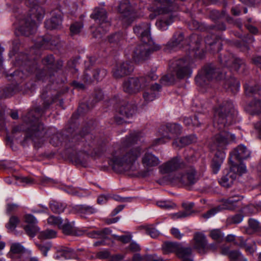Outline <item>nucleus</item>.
<instances>
[{"label": "nucleus", "instance_id": "obj_60", "mask_svg": "<svg viewBox=\"0 0 261 261\" xmlns=\"http://www.w3.org/2000/svg\"><path fill=\"white\" fill-rule=\"evenodd\" d=\"M14 91V89L11 87H7L3 92L0 91V99L3 97L11 96Z\"/></svg>", "mask_w": 261, "mask_h": 261}, {"label": "nucleus", "instance_id": "obj_20", "mask_svg": "<svg viewBox=\"0 0 261 261\" xmlns=\"http://www.w3.org/2000/svg\"><path fill=\"white\" fill-rule=\"evenodd\" d=\"M134 70L132 62L126 61L117 64L113 69V75L116 79H119L129 74Z\"/></svg>", "mask_w": 261, "mask_h": 261}, {"label": "nucleus", "instance_id": "obj_30", "mask_svg": "<svg viewBox=\"0 0 261 261\" xmlns=\"http://www.w3.org/2000/svg\"><path fill=\"white\" fill-rule=\"evenodd\" d=\"M236 178L237 174L230 169L229 170H227L224 172L219 183L223 187L228 188L232 185Z\"/></svg>", "mask_w": 261, "mask_h": 261}, {"label": "nucleus", "instance_id": "obj_49", "mask_svg": "<svg viewBox=\"0 0 261 261\" xmlns=\"http://www.w3.org/2000/svg\"><path fill=\"white\" fill-rule=\"evenodd\" d=\"M244 216L241 214H237L234 216L229 217L227 221L229 224H238L242 222Z\"/></svg>", "mask_w": 261, "mask_h": 261}, {"label": "nucleus", "instance_id": "obj_12", "mask_svg": "<svg viewBox=\"0 0 261 261\" xmlns=\"http://www.w3.org/2000/svg\"><path fill=\"white\" fill-rule=\"evenodd\" d=\"M160 48V46L153 41H142L134 48L133 58L135 62H142L147 60L153 51Z\"/></svg>", "mask_w": 261, "mask_h": 261}, {"label": "nucleus", "instance_id": "obj_25", "mask_svg": "<svg viewBox=\"0 0 261 261\" xmlns=\"http://www.w3.org/2000/svg\"><path fill=\"white\" fill-rule=\"evenodd\" d=\"M162 88V86L158 83L152 84L146 89L143 90V98L144 101L148 103L154 100L157 95V93Z\"/></svg>", "mask_w": 261, "mask_h": 261}, {"label": "nucleus", "instance_id": "obj_34", "mask_svg": "<svg viewBox=\"0 0 261 261\" xmlns=\"http://www.w3.org/2000/svg\"><path fill=\"white\" fill-rule=\"evenodd\" d=\"M245 91L246 95L248 96L257 93L260 89V86L259 84H256L253 81H250L245 84Z\"/></svg>", "mask_w": 261, "mask_h": 261}, {"label": "nucleus", "instance_id": "obj_10", "mask_svg": "<svg viewBox=\"0 0 261 261\" xmlns=\"http://www.w3.org/2000/svg\"><path fill=\"white\" fill-rule=\"evenodd\" d=\"M192 61L188 57L174 59L170 61L169 71L179 79L188 77L192 72Z\"/></svg>", "mask_w": 261, "mask_h": 261}, {"label": "nucleus", "instance_id": "obj_11", "mask_svg": "<svg viewBox=\"0 0 261 261\" xmlns=\"http://www.w3.org/2000/svg\"><path fill=\"white\" fill-rule=\"evenodd\" d=\"M91 17L98 23V27L95 31H92L93 37L101 38V35L106 33L111 26L106 9L101 7L95 8L91 14Z\"/></svg>", "mask_w": 261, "mask_h": 261}, {"label": "nucleus", "instance_id": "obj_63", "mask_svg": "<svg viewBox=\"0 0 261 261\" xmlns=\"http://www.w3.org/2000/svg\"><path fill=\"white\" fill-rule=\"evenodd\" d=\"M25 222L28 225H36L38 221L36 218L31 214H27L24 217Z\"/></svg>", "mask_w": 261, "mask_h": 261}, {"label": "nucleus", "instance_id": "obj_64", "mask_svg": "<svg viewBox=\"0 0 261 261\" xmlns=\"http://www.w3.org/2000/svg\"><path fill=\"white\" fill-rule=\"evenodd\" d=\"M146 232L153 238H155L159 235V231L152 226H148L146 227Z\"/></svg>", "mask_w": 261, "mask_h": 261}, {"label": "nucleus", "instance_id": "obj_39", "mask_svg": "<svg viewBox=\"0 0 261 261\" xmlns=\"http://www.w3.org/2000/svg\"><path fill=\"white\" fill-rule=\"evenodd\" d=\"M51 211L55 213L60 214L64 212L66 207L65 203L56 200H51L49 203Z\"/></svg>", "mask_w": 261, "mask_h": 261}, {"label": "nucleus", "instance_id": "obj_35", "mask_svg": "<svg viewBox=\"0 0 261 261\" xmlns=\"http://www.w3.org/2000/svg\"><path fill=\"white\" fill-rule=\"evenodd\" d=\"M194 248L198 250H203L206 246V239L204 235L200 232H197L194 235Z\"/></svg>", "mask_w": 261, "mask_h": 261}, {"label": "nucleus", "instance_id": "obj_41", "mask_svg": "<svg viewBox=\"0 0 261 261\" xmlns=\"http://www.w3.org/2000/svg\"><path fill=\"white\" fill-rule=\"evenodd\" d=\"M62 229L64 234L66 235H73L74 234V227L73 223H70L67 219H66L64 223L61 224V227L60 228Z\"/></svg>", "mask_w": 261, "mask_h": 261}, {"label": "nucleus", "instance_id": "obj_62", "mask_svg": "<svg viewBox=\"0 0 261 261\" xmlns=\"http://www.w3.org/2000/svg\"><path fill=\"white\" fill-rule=\"evenodd\" d=\"M83 27V25L80 23H74L70 27V31L72 35L79 34Z\"/></svg>", "mask_w": 261, "mask_h": 261}, {"label": "nucleus", "instance_id": "obj_8", "mask_svg": "<svg viewBox=\"0 0 261 261\" xmlns=\"http://www.w3.org/2000/svg\"><path fill=\"white\" fill-rule=\"evenodd\" d=\"M184 172H177L170 174L167 180L173 185L191 186L196 184L200 178V174L192 165L185 163Z\"/></svg>", "mask_w": 261, "mask_h": 261}, {"label": "nucleus", "instance_id": "obj_9", "mask_svg": "<svg viewBox=\"0 0 261 261\" xmlns=\"http://www.w3.org/2000/svg\"><path fill=\"white\" fill-rule=\"evenodd\" d=\"M54 62L55 59L53 56L50 55L42 60V63L45 66L42 70L38 69L37 63L35 61H34L31 64L29 62L27 63V66L29 67L26 69L28 70L29 72H36L37 78L38 80H43L51 77L53 70L55 71L62 66V62H58L56 65L54 64Z\"/></svg>", "mask_w": 261, "mask_h": 261}, {"label": "nucleus", "instance_id": "obj_58", "mask_svg": "<svg viewBox=\"0 0 261 261\" xmlns=\"http://www.w3.org/2000/svg\"><path fill=\"white\" fill-rule=\"evenodd\" d=\"M60 255L65 259L70 258L73 254V250L71 249L64 248L62 249L59 252Z\"/></svg>", "mask_w": 261, "mask_h": 261}, {"label": "nucleus", "instance_id": "obj_4", "mask_svg": "<svg viewBox=\"0 0 261 261\" xmlns=\"http://www.w3.org/2000/svg\"><path fill=\"white\" fill-rule=\"evenodd\" d=\"M46 0H25V4L30 7V16L23 15L19 17V26L18 30L21 35L29 36L34 33L37 25L33 18H36L38 21L43 19L45 11L44 9L37 4L38 3H44Z\"/></svg>", "mask_w": 261, "mask_h": 261}, {"label": "nucleus", "instance_id": "obj_57", "mask_svg": "<svg viewBox=\"0 0 261 261\" xmlns=\"http://www.w3.org/2000/svg\"><path fill=\"white\" fill-rule=\"evenodd\" d=\"M10 76L13 78V80L15 81L19 82L24 77V73L22 71L16 70L11 73Z\"/></svg>", "mask_w": 261, "mask_h": 261}, {"label": "nucleus", "instance_id": "obj_32", "mask_svg": "<svg viewBox=\"0 0 261 261\" xmlns=\"http://www.w3.org/2000/svg\"><path fill=\"white\" fill-rule=\"evenodd\" d=\"M197 138L195 135H191L175 140L173 145L175 147H182L196 141Z\"/></svg>", "mask_w": 261, "mask_h": 261}, {"label": "nucleus", "instance_id": "obj_15", "mask_svg": "<svg viewBox=\"0 0 261 261\" xmlns=\"http://www.w3.org/2000/svg\"><path fill=\"white\" fill-rule=\"evenodd\" d=\"M219 60L222 65L230 67L236 71L241 68L244 69L246 66L245 61L242 59L234 57L230 53L221 55Z\"/></svg>", "mask_w": 261, "mask_h": 261}, {"label": "nucleus", "instance_id": "obj_26", "mask_svg": "<svg viewBox=\"0 0 261 261\" xmlns=\"http://www.w3.org/2000/svg\"><path fill=\"white\" fill-rule=\"evenodd\" d=\"M62 22V17L61 13L53 12L51 18L45 20V27L49 30L58 29L60 28Z\"/></svg>", "mask_w": 261, "mask_h": 261}, {"label": "nucleus", "instance_id": "obj_6", "mask_svg": "<svg viewBox=\"0 0 261 261\" xmlns=\"http://www.w3.org/2000/svg\"><path fill=\"white\" fill-rule=\"evenodd\" d=\"M176 8V5L172 0H154V4L151 7L152 13L149 15V18L153 19L159 15H167V18L158 20L155 23L160 30L165 31L173 22L171 13Z\"/></svg>", "mask_w": 261, "mask_h": 261}, {"label": "nucleus", "instance_id": "obj_28", "mask_svg": "<svg viewBox=\"0 0 261 261\" xmlns=\"http://www.w3.org/2000/svg\"><path fill=\"white\" fill-rule=\"evenodd\" d=\"M118 111L123 117L129 118L135 114L136 106L128 102H123Z\"/></svg>", "mask_w": 261, "mask_h": 261}, {"label": "nucleus", "instance_id": "obj_19", "mask_svg": "<svg viewBox=\"0 0 261 261\" xmlns=\"http://www.w3.org/2000/svg\"><path fill=\"white\" fill-rule=\"evenodd\" d=\"M31 254V251L26 250L19 243H13L11 244L8 256L11 259L18 258L20 261H24V257L27 255Z\"/></svg>", "mask_w": 261, "mask_h": 261}, {"label": "nucleus", "instance_id": "obj_40", "mask_svg": "<svg viewBox=\"0 0 261 261\" xmlns=\"http://www.w3.org/2000/svg\"><path fill=\"white\" fill-rule=\"evenodd\" d=\"M194 205V203L184 204L183 206L185 208V211L175 214V216H176L177 218H185L191 216L193 212L192 209Z\"/></svg>", "mask_w": 261, "mask_h": 261}, {"label": "nucleus", "instance_id": "obj_59", "mask_svg": "<svg viewBox=\"0 0 261 261\" xmlns=\"http://www.w3.org/2000/svg\"><path fill=\"white\" fill-rule=\"evenodd\" d=\"M62 137V135L60 133H57L51 137L50 143L55 146H58L61 143Z\"/></svg>", "mask_w": 261, "mask_h": 261}, {"label": "nucleus", "instance_id": "obj_55", "mask_svg": "<svg viewBox=\"0 0 261 261\" xmlns=\"http://www.w3.org/2000/svg\"><path fill=\"white\" fill-rule=\"evenodd\" d=\"M248 225L249 228L252 229L254 231H257L260 228L259 222L253 219H249Z\"/></svg>", "mask_w": 261, "mask_h": 261}, {"label": "nucleus", "instance_id": "obj_52", "mask_svg": "<svg viewBox=\"0 0 261 261\" xmlns=\"http://www.w3.org/2000/svg\"><path fill=\"white\" fill-rule=\"evenodd\" d=\"M19 220L18 218L15 216L10 217L9 222L7 224L6 227L9 229H14L17 226Z\"/></svg>", "mask_w": 261, "mask_h": 261}, {"label": "nucleus", "instance_id": "obj_56", "mask_svg": "<svg viewBox=\"0 0 261 261\" xmlns=\"http://www.w3.org/2000/svg\"><path fill=\"white\" fill-rule=\"evenodd\" d=\"M241 211L245 215H249L255 213L257 210L254 205L253 204H249L247 206L243 207Z\"/></svg>", "mask_w": 261, "mask_h": 261}, {"label": "nucleus", "instance_id": "obj_50", "mask_svg": "<svg viewBox=\"0 0 261 261\" xmlns=\"http://www.w3.org/2000/svg\"><path fill=\"white\" fill-rule=\"evenodd\" d=\"M127 234L126 235H122V236H117L114 234V238L117 241L121 242L123 243L126 244L129 243L132 238V236L129 233V232H127Z\"/></svg>", "mask_w": 261, "mask_h": 261}, {"label": "nucleus", "instance_id": "obj_53", "mask_svg": "<svg viewBox=\"0 0 261 261\" xmlns=\"http://www.w3.org/2000/svg\"><path fill=\"white\" fill-rule=\"evenodd\" d=\"M220 211L219 207L212 208L206 213H203L201 216L205 220H207L215 216Z\"/></svg>", "mask_w": 261, "mask_h": 261}, {"label": "nucleus", "instance_id": "obj_51", "mask_svg": "<svg viewBox=\"0 0 261 261\" xmlns=\"http://www.w3.org/2000/svg\"><path fill=\"white\" fill-rule=\"evenodd\" d=\"M157 205L161 208L170 210L176 207L175 204L170 201H161L157 202Z\"/></svg>", "mask_w": 261, "mask_h": 261}, {"label": "nucleus", "instance_id": "obj_37", "mask_svg": "<svg viewBox=\"0 0 261 261\" xmlns=\"http://www.w3.org/2000/svg\"><path fill=\"white\" fill-rule=\"evenodd\" d=\"M202 115L201 114L196 115L193 118L191 117H185L184 119V123L187 126H193L195 127H199L201 124L203 123L202 121H200L199 119L201 120Z\"/></svg>", "mask_w": 261, "mask_h": 261}, {"label": "nucleus", "instance_id": "obj_7", "mask_svg": "<svg viewBox=\"0 0 261 261\" xmlns=\"http://www.w3.org/2000/svg\"><path fill=\"white\" fill-rule=\"evenodd\" d=\"M234 110L231 101L226 100L214 109V126L218 130H222L233 121Z\"/></svg>", "mask_w": 261, "mask_h": 261}, {"label": "nucleus", "instance_id": "obj_38", "mask_svg": "<svg viewBox=\"0 0 261 261\" xmlns=\"http://www.w3.org/2000/svg\"><path fill=\"white\" fill-rule=\"evenodd\" d=\"M76 210L77 212L82 215H91L97 212V209L93 206H90L86 204H81L76 206Z\"/></svg>", "mask_w": 261, "mask_h": 261}, {"label": "nucleus", "instance_id": "obj_5", "mask_svg": "<svg viewBox=\"0 0 261 261\" xmlns=\"http://www.w3.org/2000/svg\"><path fill=\"white\" fill-rule=\"evenodd\" d=\"M235 139L234 135L230 134L225 130L221 131L212 138L211 148L212 150H217L211 165L214 173L217 174L220 169L221 164L225 158V153L224 150L226 149L227 145L230 141H234Z\"/></svg>", "mask_w": 261, "mask_h": 261}, {"label": "nucleus", "instance_id": "obj_46", "mask_svg": "<svg viewBox=\"0 0 261 261\" xmlns=\"http://www.w3.org/2000/svg\"><path fill=\"white\" fill-rule=\"evenodd\" d=\"M210 236L214 240L218 242H221L224 239L223 233L219 229L211 230Z\"/></svg>", "mask_w": 261, "mask_h": 261}, {"label": "nucleus", "instance_id": "obj_22", "mask_svg": "<svg viewBox=\"0 0 261 261\" xmlns=\"http://www.w3.org/2000/svg\"><path fill=\"white\" fill-rule=\"evenodd\" d=\"M134 33L140 38L141 41H153L150 37V24L143 23L136 25Z\"/></svg>", "mask_w": 261, "mask_h": 261}, {"label": "nucleus", "instance_id": "obj_54", "mask_svg": "<svg viewBox=\"0 0 261 261\" xmlns=\"http://www.w3.org/2000/svg\"><path fill=\"white\" fill-rule=\"evenodd\" d=\"M15 179L19 181L24 185H32L34 182V179L30 177L27 176H15Z\"/></svg>", "mask_w": 261, "mask_h": 261}, {"label": "nucleus", "instance_id": "obj_29", "mask_svg": "<svg viewBox=\"0 0 261 261\" xmlns=\"http://www.w3.org/2000/svg\"><path fill=\"white\" fill-rule=\"evenodd\" d=\"M242 199L239 195H231L228 199L224 200L223 203L219 207L221 210H234L237 207V203Z\"/></svg>", "mask_w": 261, "mask_h": 261}, {"label": "nucleus", "instance_id": "obj_17", "mask_svg": "<svg viewBox=\"0 0 261 261\" xmlns=\"http://www.w3.org/2000/svg\"><path fill=\"white\" fill-rule=\"evenodd\" d=\"M163 249L166 254L175 253L178 257H183L185 254H188L190 252V247H184L181 244L176 242H167L163 244Z\"/></svg>", "mask_w": 261, "mask_h": 261}, {"label": "nucleus", "instance_id": "obj_18", "mask_svg": "<svg viewBox=\"0 0 261 261\" xmlns=\"http://www.w3.org/2000/svg\"><path fill=\"white\" fill-rule=\"evenodd\" d=\"M107 73L105 69H92L86 66L83 75V80L86 83L90 84L94 80L97 81L101 80L106 75Z\"/></svg>", "mask_w": 261, "mask_h": 261}, {"label": "nucleus", "instance_id": "obj_23", "mask_svg": "<svg viewBox=\"0 0 261 261\" xmlns=\"http://www.w3.org/2000/svg\"><path fill=\"white\" fill-rule=\"evenodd\" d=\"M135 79L139 93L151 85V81L157 80L158 76L155 74L151 73L148 75L135 77Z\"/></svg>", "mask_w": 261, "mask_h": 261}, {"label": "nucleus", "instance_id": "obj_1", "mask_svg": "<svg viewBox=\"0 0 261 261\" xmlns=\"http://www.w3.org/2000/svg\"><path fill=\"white\" fill-rule=\"evenodd\" d=\"M139 136V133H134L126 137L119 147L113 150L108 157L109 164L116 172L137 170L135 162L141 154V149L139 147L131 148L130 146L137 141Z\"/></svg>", "mask_w": 261, "mask_h": 261}, {"label": "nucleus", "instance_id": "obj_16", "mask_svg": "<svg viewBox=\"0 0 261 261\" xmlns=\"http://www.w3.org/2000/svg\"><path fill=\"white\" fill-rule=\"evenodd\" d=\"M185 166V163L179 156H175L159 166V171L162 174H169Z\"/></svg>", "mask_w": 261, "mask_h": 261}, {"label": "nucleus", "instance_id": "obj_48", "mask_svg": "<svg viewBox=\"0 0 261 261\" xmlns=\"http://www.w3.org/2000/svg\"><path fill=\"white\" fill-rule=\"evenodd\" d=\"M47 222L50 225L57 226L60 228L61 224L63 223V220L59 217L50 216L47 219Z\"/></svg>", "mask_w": 261, "mask_h": 261}, {"label": "nucleus", "instance_id": "obj_21", "mask_svg": "<svg viewBox=\"0 0 261 261\" xmlns=\"http://www.w3.org/2000/svg\"><path fill=\"white\" fill-rule=\"evenodd\" d=\"M162 135L168 140L174 138L175 135L179 134L181 130V126L177 123H168L161 128Z\"/></svg>", "mask_w": 261, "mask_h": 261}, {"label": "nucleus", "instance_id": "obj_43", "mask_svg": "<svg viewBox=\"0 0 261 261\" xmlns=\"http://www.w3.org/2000/svg\"><path fill=\"white\" fill-rule=\"evenodd\" d=\"M176 77L173 73L169 71V73L162 77L160 82L162 85H170L174 82Z\"/></svg>", "mask_w": 261, "mask_h": 261}, {"label": "nucleus", "instance_id": "obj_13", "mask_svg": "<svg viewBox=\"0 0 261 261\" xmlns=\"http://www.w3.org/2000/svg\"><path fill=\"white\" fill-rule=\"evenodd\" d=\"M122 20L126 23H130L137 17L135 9L130 5L128 0H121L118 8Z\"/></svg>", "mask_w": 261, "mask_h": 261}, {"label": "nucleus", "instance_id": "obj_36", "mask_svg": "<svg viewBox=\"0 0 261 261\" xmlns=\"http://www.w3.org/2000/svg\"><path fill=\"white\" fill-rule=\"evenodd\" d=\"M247 109L252 114H261V101L254 99L248 104Z\"/></svg>", "mask_w": 261, "mask_h": 261}, {"label": "nucleus", "instance_id": "obj_61", "mask_svg": "<svg viewBox=\"0 0 261 261\" xmlns=\"http://www.w3.org/2000/svg\"><path fill=\"white\" fill-rule=\"evenodd\" d=\"M242 254L239 250H232L229 253L228 257L231 261H237L242 256Z\"/></svg>", "mask_w": 261, "mask_h": 261}, {"label": "nucleus", "instance_id": "obj_14", "mask_svg": "<svg viewBox=\"0 0 261 261\" xmlns=\"http://www.w3.org/2000/svg\"><path fill=\"white\" fill-rule=\"evenodd\" d=\"M141 162L145 170L141 172L143 177H147L151 175L153 167L157 166L160 163L158 157L150 152H146L142 156Z\"/></svg>", "mask_w": 261, "mask_h": 261}, {"label": "nucleus", "instance_id": "obj_45", "mask_svg": "<svg viewBox=\"0 0 261 261\" xmlns=\"http://www.w3.org/2000/svg\"><path fill=\"white\" fill-rule=\"evenodd\" d=\"M230 169L231 171H233V172L236 173L237 175H241L246 172V167L242 163H241L239 165L232 163Z\"/></svg>", "mask_w": 261, "mask_h": 261}, {"label": "nucleus", "instance_id": "obj_31", "mask_svg": "<svg viewBox=\"0 0 261 261\" xmlns=\"http://www.w3.org/2000/svg\"><path fill=\"white\" fill-rule=\"evenodd\" d=\"M123 89L125 92L128 94L138 93L135 77H129L125 80L123 84Z\"/></svg>", "mask_w": 261, "mask_h": 261}, {"label": "nucleus", "instance_id": "obj_2", "mask_svg": "<svg viewBox=\"0 0 261 261\" xmlns=\"http://www.w3.org/2000/svg\"><path fill=\"white\" fill-rule=\"evenodd\" d=\"M47 93L43 90L41 94V98L44 100L43 109L37 108L29 112L25 116V121L31 124L27 132V137L32 140L35 146L38 148L40 147L43 144L44 141V137L47 133L43 124L39 122L38 118L57 98V97L51 98L49 95H47Z\"/></svg>", "mask_w": 261, "mask_h": 261}, {"label": "nucleus", "instance_id": "obj_3", "mask_svg": "<svg viewBox=\"0 0 261 261\" xmlns=\"http://www.w3.org/2000/svg\"><path fill=\"white\" fill-rule=\"evenodd\" d=\"M225 79L224 88L230 90L232 93H236L239 90V82L233 77L226 79L225 74L220 73L213 64L204 66L198 72L195 77V82L197 86L205 88L213 80L220 81Z\"/></svg>", "mask_w": 261, "mask_h": 261}, {"label": "nucleus", "instance_id": "obj_42", "mask_svg": "<svg viewBox=\"0 0 261 261\" xmlns=\"http://www.w3.org/2000/svg\"><path fill=\"white\" fill-rule=\"evenodd\" d=\"M109 41L111 43L121 45L124 42V37L122 33L119 32L117 33L111 35L109 37Z\"/></svg>", "mask_w": 261, "mask_h": 261}, {"label": "nucleus", "instance_id": "obj_47", "mask_svg": "<svg viewBox=\"0 0 261 261\" xmlns=\"http://www.w3.org/2000/svg\"><path fill=\"white\" fill-rule=\"evenodd\" d=\"M24 230L28 236L33 238L36 236L39 228L36 225H27L24 227Z\"/></svg>", "mask_w": 261, "mask_h": 261}, {"label": "nucleus", "instance_id": "obj_44", "mask_svg": "<svg viewBox=\"0 0 261 261\" xmlns=\"http://www.w3.org/2000/svg\"><path fill=\"white\" fill-rule=\"evenodd\" d=\"M57 232L53 229H46L40 232L39 234V238L40 239H50L56 238Z\"/></svg>", "mask_w": 261, "mask_h": 261}, {"label": "nucleus", "instance_id": "obj_27", "mask_svg": "<svg viewBox=\"0 0 261 261\" xmlns=\"http://www.w3.org/2000/svg\"><path fill=\"white\" fill-rule=\"evenodd\" d=\"M230 155L229 161L230 162H232L231 159L233 156L238 160L241 161L249 158L250 155V151L245 146L240 145L235 148Z\"/></svg>", "mask_w": 261, "mask_h": 261}, {"label": "nucleus", "instance_id": "obj_33", "mask_svg": "<svg viewBox=\"0 0 261 261\" xmlns=\"http://www.w3.org/2000/svg\"><path fill=\"white\" fill-rule=\"evenodd\" d=\"M38 47H43L45 48H50V46H56L59 43V38L50 36L42 37L38 41Z\"/></svg>", "mask_w": 261, "mask_h": 261}, {"label": "nucleus", "instance_id": "obj_24", "mask_svg": "<svg viewBox=\"0 0 261 261\" xmlns=\"http://www.w3.org/2000/svg\"><path fill=\"white\" fill-rule=\"evenodd\" d=\"M184 37L182 33H175L172 39L165 45L164 50L170 52L180 48L182 47V42L184 41Z\"/></svg>", "mask_w": 261, "mask_h": 261}]
</instances>
